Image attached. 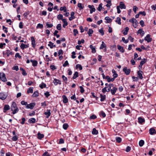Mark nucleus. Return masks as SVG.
Segmentation results:
<instances>
[{
  "instance_id": "6ab92c4d",
  "label": "nucleus",
  "mask_w": 156,
  "mask_h": 156,
  "mask_svg": "<svg viewBox=\"0 0 156 156\" xmlns=\"http://www.w3.org/2000/svg\"><path fill=\"white\" fill-rule=\"evenodd\" d=\"M62 21L64 23V24L63 25V27L64 28H65L68 25L67 22V21L65 19H63Z\"/></svg>"
},
{
  "instance_id": "dca6fc26",
  "label": "nucleus",
  "mask_w": 156,
  "mask_h": 156,
  "mask_svg": "<svg viewBox=\"0 0 156 156\" xmlns=\"http://www.w3.org/2000/svg\"><path fill=\"white\" fill-rule=\"evenodd\" d=\"M142 72L141 71L139 70L137 72V74L138 76V77L141 79H142L143 78L142 76Z\"/></svg>"
},
{
  "instance_id": "13d9d810",
  "label": "nucleus",
  "mask_w": 156,
  "mask_h": 156,
  "mask_svg": "<svg viewBox=\"0 0 156 156\" xmlns=\"http://www.w3.org/2000/svg\"><path fill=\"white\" fill-rule=\"evenodd\" d=\"M80 92L81 93H83L84 91V90L82 86H80Z\"/></svg>"
},
{
  "instance_id": "864d4df0",
  "label": "nucleus",
  "mask_w": 156,
  "mask_h": 156,
  "mask_svg": "<svg viewBox=\"0 0 156 156\" xmlns=\"http://www.w3.org/2000/svg\"><path fill=\"white\" fill-rule=\"evenodd\" d=\"M122 41L124 42L126 44L128 43L129 41L128 40H126L125 38L124 37H122Z\"/></svg>"
},
{
  "instance_id": "a878e982",
  "label": "nucleus",
  "mask_w": 156,
  "mask_h": 156,
  "mask_svg": "<svg viewBox=\"0 0 156 156\" xmlns=\"http://www.w3.org/2000/svg\"><path fill=\"white\" fill-rule=\"evenodd\" d=\"M37 137L39 139H41L44 137V135L43 134H41L39 132L37 133Z\"/></svg>"
},
{
  "instance_id": "6e6d98bb",
  "label": "nucleus",
  "mask_w": 156,
  "mask_h": 156,
  "mask_svg": "<svg viewBox=\"0 0 156 156\" xmlns=\"http://www.w3.org/2000/svg\"><path fill=\"white\" fill-rule=\"evenodd\" d=\"M15 57L16 58L18 57L20 58H21L22 57V56L20 55V54L18 53H16Z\"/></svg>"
},
{
  "instance_id": "e433bc0d",
  "label": "nucleus",
  "mask_w": 156,
  "mask_h": 156,
  "mask_svg": "<svg viewBox=\"0 0 156 156\" xmlns=\"http://www.w3.org/2000/svg\"><path fill=\"white\" fill-rule=\"evenodd\" d=\"M33 92V87H30L29 88L27 91V93L29 94L30 93H32Z\"/></svg>"
},
{
  "instance_id": "c756f323",
  "label": "nucleus",
  "mask_w": 156,
  "mask_h": 156,
  "mask_svg": "<svg viewBox=\"0 0 156 156\" xmlns=\"http://www.w3.org/2000/svg\"><path fill=\"white\" fill-rule=\"evenodd\" d=\"M90 48L92 49V52L93 53H94L96 52V50L95 48L92 45H90Z\"/></svg>"
},
{
  "instance_id": "680f3d73",
  "label": "nucleus",
  "mask_w": 156,
  "mask_h": 156,
  "mask_svg": "<svg viewBox=\"0 0 156 156\" xmlns=\"http://www.w3.org/2000/svg\"><path fill=\"white\" fill-rule=\"evenodd\" d=\"M74 35L76 36L77 34L78 33V31L77 29H74L73 30Z\"/></svg>"
},
{
  "instance_id": "f257e3e1",
  "label": "nucleus",
  "mask_w": 156,
  "mask_h": 156,
  "mask_svg": "<svg viewBox=\"0 0 156 156\" xmlns=\"http://www.w3.org/2000/svg\"><path fill=\"white\" fill-rule=\"evenodd\" d=\"M108 91H110L111 94L112 95L115 94L117 90V88L116 87L114 86V84L112 83H110L108 84Z\"/></svg>"
},
{
  "instance_id": "473e14b6",
  "label": "nucleus",
  "mask_w": 156,
  "mask_h": 156,
  "mask_svg": "<svg viewBox=\"0 0 156 156\" xmlns=\"http://www.w3.org/2000/svg\"><path fill=\"white\" fill-rule=\"evenodd\" d=\"M121 19L119 17H117L116 18V20H115V22L118 23V24L119 25L121 24Z\"/></svg>"
},
{
  "instance_id": "8fccbe9b",
  "label": "nucleus",
  "mask_w": 156,
  "mask_h": 156,
  "mask_svg": "<svg viewBox=\"0 0 156 156\" xmlns=\"http://www.w3.org/2000/svg\"><path fill=\"white\" fill-rule=\"evenodd\" d=\"M57 18L58 20H62L63 15L62 14H59L57 16Z\"/></svg>"
},
{
  "instance_id": "39448f33",
  "label": "nucleus",
  "mask_w": 156,
  "mask_h": 156,
  "mask_svg": "<svg viewBox=\"0 0 156 156\" xmlns=\"http://www.w3.org/2000/svg\"><path fill=\"white\" fill-rule=\"evenodd\" d=\"M7 96V95L6 93L2 92L0 93V98L2 100H5Z\"/></svg>"
},
{
  "instance_id": "4c0bfd02",
  "label": "nucleus",
  "mask_w": 156,
  "mask_h": 156,
  "mask_svg": "<svg viewBox=\"0 0 156 156\" xmlns=\"http://www.w3.org/2000/svg\"><path fill=\"white\" fill-rule=\"evenodd\" d=\"M38 95V93L37 91H35L34 92L32 95V96L33 97H36Z\"/></svg>"
},
{
  "instance_id": "423d86ee",
  "label": "nucleus",
  "mask_w": 156,
  "mask_h": 156,
  "mask_svg": "<svg viewBox=\"0 0 156 156\" xmlns=\"http://www.w3.org/2000/svg\"><path fill=\"white\" fill-rule=\"evenodd\" d=\"M35 103H31L27 105L26 106V108H30V109H32L35 106Z\"/></svg>"
},
{
  "instance_id": "f8f14e48",
  "label": "nucleus",
  "mask_w": 156,
  "mask_h": 156,
  "mask_svg": "<svg viewBox=\"0 0 156 156\" xmlns=\"http://www.w3.org/2000/svg\"><path fill=\"white\" fill-rule=\"evenodd\" d=\"M44 114L46 115L47 118H48L51 115V111L49 109H47L46 112L44 113Z\"/></svg>"
},
{
  "instance_id": "ea45409f",
  "label": "nucleus",
  "mask_w": 156,
  "mask_h": 156,
  "mask_svg": "<svg viewBox=\"0 0 156 156\" xmlns=\"http://www.w3.org/2000/svg\"><path fill=\"white\" fill-rule=\"evenodd\" d=\"M76 69H79L80 70H81L82 69V67L80 64H77L76 66Z\"/></svg>"
},
{
  "instance_id": "20e7f679",
  "label": "nucleus",
  "mask_w": 156,
  "mask_h": 156,
  "mask_svg": "<svg viewBox=\"0 0 156 156\" xmlns=\"http://www.w3.org/2000/svg\"><path fill=\"white\" fill-rule=\"evenodd\" d=\"M0 78L2 81L5 82L7 81L5 74L3 73H0Z\"/></svg>"
},
{
  "instance_id": "7ed1b4c3",
  "label": "nucleus",
  "mask_w": 156,
  "mask_h": 156,
  "mask_svg": "<svg viewBox=\"0 0 156 156\" xmlns=\"http://www.w3.org/2000/svg\"><path fill=\"white\" fill-rule=\"evenodd\" d=\"M129 21L130 22H131L133 23V26L135 28H136L137 27L138 22L136 19L135 18H133L132 20H129Z\"/></svg>"
},
{
  "instance_id": "b1692460",
  "label": "nucleus",
  "mask_w": 156,
  "mask_h": 156,
  "mask_svg": "<svg viewBox=\"0 0 156 156\" xmlns=\"http://www.w3.org/2000/svg\"><path fill=\"white\" fill-rule=\"evenodd\" d=\"M48 46L50 47L51 48H53V47H56V45H54L53 43H52L51 41H49V44H48Z\"/></svg>"
},
{
  "instance_id": "de8ad7c7",
  "label": "nucleus",
  "mask_w": 156,
  "mask_h": 156,
  "mask_svg": "<svg viewBox=\"0 0 156 156\" xmlns=\"http://www.w3.org/2000/svg\"><path fill=\"white\" fill-rule=\"evenodd\" d=\"M102 3L100 4L99 5V7L97 8L98 10L99 11H101V9H102Z\"/></svg>"
},
{
  "instance_id": "bb28decb",
  "label": "nucleus",
  "mask_w": 156,
  "mask_h": 156,
  "mask_svg": "<svg viewBox=\"0 0 156 156\" xmlns=\"http://www.w3.org/2000/svg\"><path fill=\"white\" fill-rule=\"evenodd\" d=\"M62 98H63V101L64 103H66L68 102V100L65 95H63Z\"/></svg>"
},
{
  "instance_id": "2f4dec72",
  "label": "nucleus",
  "mask_w": 156,
  "mask_h": 156,
  "mask_svg": "<svg viewBox=\"0 0 156 156\" xmlns=\"http://www.w3.org/2000/svg\"><path fill=\"white\" fill-rule=\"evenodd\" d=\"M93 33V30H92V29H90L89 30V31L87 33L88 34L89 36H91V34Z\"/></svg>"
},
{
  "instance_id": "72a5a7b5",
  "label": "nucleus",
  "mask_w": 156,
  "mask_h": 156,
  "mask_svg": "<svg viewBox=\"0 0 156 156\" xmlns=\"http://www.w3.org/2000/svg\"><path fill=\"white\" fill-rule=\"evenodd\" d=\"M78 73L77 72H76L74 75L73 76V79H75L76 78L78 77Z\"/></svg>"
},
{
  "instance_id": "0e129e2a",
  "label": "nucleus",
  "mask_w": 156,
  "mask_h": 156,
  "mask_svg": "<svg viewBox=\"0 0 156 156\" xmlns=\"http://www.w3.org/2000/svg\"><path fill=\"white\" fill-rule=\"evenodd\" d=\"M12 139L13 141H16L17 140L18 137L16 136H14L12 137Z\"/></svg>"
},
{
  "instance_id": "7c9ffc66",
  "label": "nucleus",
  "mask_w": 156,
  "mask_h": 156,
  "mask_svg": "<svg viewBox=\"0 0 156 156\" xmlns=\"http://www.w3.org/2000/svg\"><path fill=\"white\" fill-rule=\"evenodd\" d=\"M100 98H101V101H103L105 99L106 96L105 95H102L101 94L100 95Z\"/></svg>"
},
{
  "instance_id": "393cba45",
  "label": "nucleus",
  "mask_w": 156,
  "mask_h": 156,
  "mask_svg": "<svg viewBox=\"0 0 156 156\" xmlns=\"http://www.w3.org/2000/svg\"><path fill=\"white\" fill-rule=\"evenodd\" d=\"M129 28L128 27H126L125 28V30H123V33L124 35H126L129 31Z\"/></svg>"
},
{
  "instance_id": "4d7b16f0",
  "label": "nucleus",
  "mask_w": 156,
  "mask_h": 156,
  "mask_svg": "<svg viewBox=\"0 0 156 156\" xmlns=\"http://www.w3.org/2000/svg\"><path fill=\"white\" fill-rule=\"evenodd\" d=\"M37 28H42L43 27V25L42 24L39 23L37 24Z\"/></svg>"
},
{
  "instance_id": "c85d7f7f",
  "label": "nucleus",
  "mask_w": 156,
  "mask_h": 156,
  "mask_svg": "<svg viewBox=\"0 0 156 156\" xmlns=\"http://www.w3.org/2000/svg\"><path fill=\"white\" fill-rule=\"evenodd\" d=\"M92 133L93 135H97L98 133V132L95 128H94L93 129Z\"/></svg>"
},
{
  "instance_id": "1a4fd4ad",
  "label": "nucleus",
  "mask_w": 156,
  "mask_h": 156,
  "mask_svg": "<svg viewBox=\"0 0 156 156\" xmlns=\"http://www.w3.org/2000/svg\"><path fill=\"white\" fill-rule=\"evenodd\" d=\"M53 83H54L55 85H57L58 84H59L60 85L61 84V81L56 79H54Z\"/></svg>"
},
{
  "instance_id": "774afa93",
  "label": "nucleus",
  "mask_w": 156,
  "mask_h": 156,
  "mask_svg": "<svg viewBox=\"0 0 156 156\" xmlns=\"http://www.w3.org/2000/svg\"><path fill=\"white\" fill-rule=\"evenodd\" d=\"M43 156H50V155L48 152H45L43 154Z\"/></svg>"
},
{
  "instance_id": "37998d69",
  "label": "nucleus",
  "mask_w": 156,
  "mask_h": 156,
  "mask_svg": "<svg viewBox=\"0 0 156 156\" xmlns=\"http://www.w3.org/2000/svg\"><path fill=\"white\" fill-rule=\"evenodd\" d=\"M77 6L78 7L80 8V10L83 9L84 8V6L82 5V4L81 3H78V4Z\"/></svg>"
},
{
  "instance_id": "ddd939ff",
  "label": "nucleus",
  "mask_w": 156,
  "mask_h": 156,
  "mask_svg": "<svg viewBox=\"0 0 156 156\" xmlns=\"http://www.w3.org/2000/svg\"><path fill=\"white\" fill-rule=\"evenodd\" d=\"M31 44L33 48H35L36 46L35 41L34 38L33 37H31Z\"/></svg>"
},
{
  "instance_id": "0eeeda50",
  "label": "nucleus",
  "mask_w": 156,
  "mask_h": 156,
  "mask_svg": "<svg viewBox=\"0 0 156 156\" xmlns=\"http://www.w3.org/2000/svg\"><path fill=\"white\" fill-rule=\"evenodd\" d=\"M144 40L147 41L148 42H151L152 41V38L151 37L150 34H147L146 36L144 38Z\"/></svg>"
},
{
  "instance_id": "58836bf2",
  "label": "nucleus",
  "mask_w": 156,
  "mask_h": 156,
  "mask_svg": "<svg viewBox=\"0 0 156 156\" xmlns=\"http://www.w3.org/2000/svg\"><path fill=\"white\" fill-rule=\"evenodd\" d=\"M60 10L61 11H64V12H66V7L65 6L63 7H61L60 9Z\"/></svg>"
},
{
  "instance_id": "9d476101",
  "label": "nucleus",
  "mask_w": 156,
  "mask_h": 156,
  "mask_svg": "<svg viewBox=\"0 0 156 156\" xmlns=\"http://www.w3.org/2000/svg\"><path fill=\"white\" fill-rule=\"evenodd\" d=\"M123 72L126 75H129L131 71L130 69H127L126 67H125L123 68Z\"/></svg>"
},
{
  "instance_id": "6e6552de",
  "label": "nucleus",
  "mask_w": 156,
  "mask_h": 156,
  "mask_svg": "<svg viewBox=\"0 0 156 156\" xmlns=\"http://www.w3.org/2000/svg\"><path fill=\"white\" fill-rule=\"evenodd\" d=\"M149 133L151 135H154L156 134V130L154 128H150L149 130Z\"/></svg>"
},
{
  "instance_id": "f03ea898",
  "label": "nucleus",
  "mask_w": 156,
  "mask_h": 156,
  "mask_svg": "<svg viewBox=\"0 0 156 156\" xmlns=\"http://www.w3.org/2000/svg\"><path fill=\"white\" fill-rule=\"evenodd\" d=\"M11 111H12V113L13 114H15L17 113L19 111L18 108L16 103L15 102H12L11 106Z\"/></svg>"
},
{
  "instance_id": "aec40b11",
  "label": "nucleus",
  "mask_w": 156,
  "mask_h": 156,
  "mask_svg": "<svg viewBox=\"0 0 156 156\" xmlns=\"http://www.w3.org/2000/svg\"><path fill=\"white\" fill-rule=\"evenodd\" d=\"M105 20H106L105 23H108L111 22L112 21L111 19L109 17L106 16L105 18Z\"/></svg>"
},
{
  "instance_id": "bf43d9fd",
  "label": "nucleus",
  "mask_w": 156,
  "mask_h": 156,
  "mask_svg": "<svg viewBox=\"0 0 156 156\" xmlns=\"http://www.w3.org/2000/svg\"><path fill=\"white\" fill-rule=\"evenodd\" d=\"M44 94L47 98H48L50 95V94L48 91H46L45 92Z\"/></svg>"
},
{
  "instance_id": "a211bd4d",
  "label": "nucleus",
  "mask_w": 156,
  "mask_h": 156,
  "mask_svg": "<svg viewBox=\"0 0 156 156\" xmlns=\"http://www.w3.org/2000/svg\"><path fill=\"white\" fill-rule=\"evenodd\" d=\"M117 48L120 51V52H121L122 53H123L124 51V50L123 49V47L121 46L120 45H117Z\"/></svg>"
},
{
  "instance_id": "5701e85b",
  "label": "nucleus",
  "mask_w": 156,
  "mask_h": 156,
  "mask_svg": "<svg viewBox=\"0 0 156 156\" xmlns=\"http://www.w3.org/2000/svg\"><path fill=\"white\" fill-rule=\"evenodd\" d=\"M30 62L32 63V65L33 66H36L37 64V61L33 60H31Z\"/></svg>"
},
{
  "instance_id": "79ce46f5",
  "label": "nucleus",
  "mask_w": 156,
  "mask_h": 156,
  "mask_svg": "<svg viewBox=\"0 0 156 156\" xmlns=\"http://www.w3.org/2000/svg\"><path fill=\"white\" fill-rule=\"evenodd\" d=\"M144 144V141L143 140H141L139 142V145L140 147L142 146Z\"/></svg>"
},
{
  "instance_id": "338daca9",
  "label": "nucleus",
  "mask_w": 156,
  "mask_h": 156,
  "mask_svg": "<svg viewBox=\"0 0 156 156\" xmlns=\"http://www.w3.org/2000/svg\"><path fill=\"white\" fill-rule=\"evenodd\" d=\"M140 23L142 27H143L144 26V22L142 20H141L140 21Z\"/></svg>"
},
{
  "instance_id": "052dcab7",
  "label": "nucleus",
  "mask_w": 156,
  "mask_h": 156,
  "mask_svg": "<svg viewBox=\"0 0 156 156\" xmlns=\"http://www.w3.org/2000/svg\"><path fill=\"white\" fill-rule=\"evenodd\" d=\"M69 65V63L67 61H66L65 63L63 64V67H66V66Z\"/></svg>"
},
{
  "instance_id": "09e8293b",
  "label": "nucleus",
  "mask_w": 156,
  "mask_h": 156,
  "mask_svg": "<svg viewBox=\"0 0 156 156\" xmlns=\"http://www.w3.org/2000/svg\"><path fill=\"white\" fill-rule=\"evenodd\" d=\"M40 87L41 88L43 89V87H46V85L45 84L43 83L40 86Z\"/></svg>"
},
{
  "instance_id": "f704fd0d",
  "label": "nucleus",
  "mask_w": 156,
  "mask_h": 156,
  "mask_svg": "<svg viewBox=\"0 0 156 156\" xmlns=\"http://www.w3.org/2000/svg\"><path fill=\"white\" fill-rule=\"evenodd\" d=\"M138 33L139 34H141L142 36H143L145 34L144 31L141 29H140L138 30Z\"/></svg>"
},
{
  "instance_id": "69168bd1",
  "label": "nucleus",
  "mask_w": 156,
  "mask_h": 156,
  "mask_svg": "<svg viewBox=\"0 0 156 156\" xmlns=\"http://www.w3.org/2000/svg\"><path fill=\"white\" fill-rule=\"evenodd\" d=\"M63 52L62 50H60L58 52V56L60 55H62L63 54Z\"/></svg>"
},
{
  "instance_id": "c03bdc74",
  "label": "nucleus",
  "mask_w": 156,
  "mask_h": 156,
  "mask_svg": "<svg viewBox=\"0 0 156 156\" xmlns=\"http://www.w3.org/2000/svg\"><path fill=\"white\" fill-rule=\"evenodd\" d=\"M108 87H105L102 89V91L103 93H105L106 91L108 92L109 91H108Z\"/></svg>"
},
{
  "instance_id": "4be33fe9",
  "label": "nucleus",
  "mask_w": 156,
  "mask_h": 156,
  "mask_svg": "<svg viewBox=\"0 0 156 156\" xmlns=\"http://www.w3.org/2000/svg\"><path fill=\"white\" fill-rule=\"evenodd\" d=\"M138 121L140 123L142 124L145 122V120L142 117H140L138 118Z\"/></svg>"
},
{
  "instance_id": "c9c22d12",
  "label": "nucleus",
  "mask_w": 156,
  "mask_h": 156,
  "mask_svg": "<svg viewBox=\"0 0 156 156\" xmlns=\"http://www.w3.org/2000/svg\"><path fill=\"white\" fill-rule=\"evenodd\" d=\"M115 139L117 142L119 143H120L122 141V139L120 137H116Z\"/></svg>"
},
{
  "instance_id": "e2e57ef3",
  "label": "nucleus",
  "mask_w": 156,
  "mask_h": 156,
  "mask_svg": "<svg viewBox=\"0 0 156 156\" xmlns=\"http://www.w3.org/2000/svg\"><path fill=\"white\" fill-rule=\"evenodd\" d=\"M138 9V8H137L136 6H133V11L135 13H136V11Z\"/></svg>"
},
{
  "instance_id": "4468645a",
  "label": "nucleus",
  "mask_w": 156,
  "mask_h": 156,
  "mask_svg": "<svg viewBox=\"0 0 156 156\" xmlns=\"http://www.w3.org/2000/svg\"><path fill=\"white\" fill-rule=\"evenodd\" d=\"M10 108V107L8 105H5L3 108V112H5L9 110Z\"/></svg>"
},
{
  "instance_id": "5fc2aeb1",
  "label": "nucleus",
  "mask_w": 156,
  "mask_h": 156,
  "mask_svg": "<svg viewBox=\"0 0 156 156\" xmlns=\"http://www.w3.org/2000/svg\"><path fill=\"white\" fill-rule=\"evenodd\" d=\"M131 148L129 146H127L126 148V151L127 152H129L131 150Z\"/></svg>"
},
{
  "instance_id": "cd10ccee",
  "label": "nucleus",
  "mask_w": 156,
  "mask_h": 156,
  "mask_svg": "<svg viewBox=\"0 0 156 156\" xmlns=\"http://www.w3.org/2000/svg\"><path fill=\"white\" fill-rule=\"evenodd\" d=\"M106 47V45L104 41L102 42V44H101V46L100 47V49H102Z\"/></svg>"
},
{
  "instance_id": "3c124183",
  "label": "nucleus",
  "mask_w": 156,
  "mask_h": 156,
  "mask_svg": "<svg viewBox=\"0 0 156 156\" xmlns=\"http://www.w3.org/2000/svg\"><path fill=\"white\" fill-rule=\"evenodd\" d=\"M46 26L48 27L51 28L53 27V24H49L48 22L46 23Z\"/></svg>"
},
{
  "instance_id": "412c9836",
  "label": "nucleus",
  "mask_w": 156,
  "mask_h": 156,
  "mask_svg": "<svg viewBox=\"0 0 156 156\" xmlns=\"http://www.w3.org/2000/svg\"><path fill=\"white\" fill-rule=\"evenodd\" d=\"M29 47L28 45L25 44L23 43H22L20 45V48L22 49H24L25 48H27Z\"/></svg>"
},
{
  "instance_id": "2eb2a0df",
  "label": "nucleus",
  "mask_w": 156,
  "mask_h": 156,
  "mask_svg": "<svg viewBox=\"0 0 156 156\" xmlns=\"http://www.w3.org/2000/svg\"><path fill=\"white\" fill-rule=\"evenodd\" d=\"M119 8H120L121 9H125L126 8V6L122 2H121L120 3L119 5Z\"/></svg>"
},
{
  "instance_id": "f3484780",
  "label": "nucleus",
  "mask_w": 156,
  "mask_h": 156,
  "mask_svg": "<svg viewBox=\"0 0 156 156\" xmlns=\"http://www.w3.org/2000/svg\"><path fill=\"white\" fill-rule=\"evenodd\" d=\"M28 122L30 123H34L36 122V119L34 118H31L29 119Z\"/></svg>"
},
{
  "instance_id": "9b49d317",
  "label": "nucleus",
  "mask_w": 156,
  "mask_h": 156,
  "mask_svg": "<svg viewBox=\"0 0 156 156\" xmlns=\"http://www.w3.org/2000/svg\"><path fill=\"white\" fill-rule=\"evenodd\" d=\"M89 8L90 9V13L91 14L93 13V12H94L95 11V9L94 8V5H89L88 6Z\"/></svg>"
},
{
  "instance_id": "49530a36",
  "label": "nucleus",
  "mask_w": 156,
  "mask_h": 156,
  "mask_svg": "<svg viewBox=\"0 0 156 156\" xmlns=\"http://www.w3.org/2000/svg\"><path fill=\"white\" fill-rule=\"evenodd\" d=\"M103 28H101L99 30V33L101 34V35L103 36L104 34V32L103 30Z\"/></svg>"
},
{
  "instance_id": "603ef678",
  "label": "nucleus",
  "mask_w": 156,
  "mask_h": 156,
  "mask_svg": "<svg viewBox=\"0 0 156 156\" xmlns=\"http://www.w3.org/2000/svg\"><path fill=\"white\" fill-rule=\"evenodd\" d=\"M56 28H57V29L58 30H61V24H58L56 27Z\"/></svg>"
},
{
  "instance_id": "a19ab883",
  "label": "nucleus",
  "mask_w": 156,
  "mask_h": 156,
  "mask_svg": "<svg viewBox=\"0 0 156 156\" xmlns=\"http://www.w3.org/2000/svg\"><path fill=\"white\" fill-rule=\"evenodd\" d=\"M68 127V125L67 123H64L63 125V128L65 130Z\"/></svg>"
},
{
  "instance_id": "a18cd8bd",
  "label": "nucleus",
  "mask_w": 156,
  "mask_h": 156,
  "mask_svg": "<svg viewBox=\"0 0 156 156\" xmlns=\"http://www.w3.org/2000/svg\"><path fill=\"white\" fill-rule=\"evenodd\" d=\"M146 59L145 58L143 59V60H142L140 62V65L141 66L144 64L146 62Z\"/></svg>"
}]
</instances>
